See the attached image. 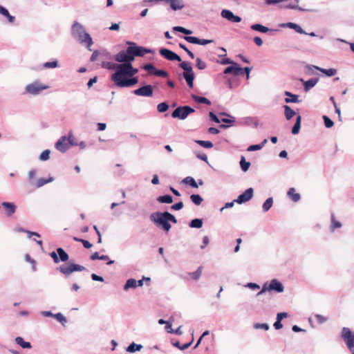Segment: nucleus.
Returning <instances> with one entry per match:
<instances>
[{"mask_svg": "<svg viewBox=\"0 0 354 354\" xmlns=\"http://www.w3.org/2000/svg\"><path fill=\"white\" fill-rule=\"evenodd\" d=\"M150 220L154 225L165 232H169L171 227L170 222L176 224L178 221L176 217L168 212H156L151 214Z\"/></svg>", "mask_w": 354, "mask_h": 354, "instance_id": "f257e3e1", "label": "nucleus"}, {"mask_svg": "<svg viewBox=\"0 0 354 354\" xmlns=\"http://www.w3.org/2000/svg\"><path fill=\"white\" fill-rule=\"evenodd\" d=\"M111 80L118 87H130L138 82L137 77H129L122 64L117 66V70L111 75Z\"/></svg>", "mask_w": 354, "mask_h": 354, "instance_id": "f03ea898", "label": "nucleus"}, {"mask_svg": "<svg viewBox=\"0 0 354 354\" xmlns=\"http://www.w3.org/2000/svg\"><path fill=\"white\" fill-rule=\"evenodd\" d=\"M71 36L76 41L88 48V33L85 27L77 21L72 24Z\"/></svg>", "mask_w": 354, "mask_h": 354, "instance_id": "7ed1b4c3", "label": "nucleus"}, {"mask_svg": "<svg viewBox=\"0 0 354 354\" xmlns=\"http://www.w3.org/2000/svg\"><path fill=\"white\" fill-rule=\"evenodd\" d=\"M127 44L129 45L128 53L131 55L133 61L134 60L135 57H143L147 53H153V50L138 46L134 42L127 41Z\"/></svg>", "mask_w": 354, "mask_h": 354, "instance_id": "20e7f679", "label": "nucleus"}, {"mask_svg": "<svg viewBox=\"0 0 354 354\" xmlns=\"http://www.w3.org/2000/svg\"><path fill=\"white\" fill-rule=\"evenodd\" d=\"M284 290V287L283 284L279 282L277 279H272L270 283L268 284V283H265L261 290L256 295V297H259L260 295L265 293L266 291H275L276 292L280 293L282 292Z\"/></svg>", "mask_w": 354, "mask_h": 354, "instance_id": "39448f33", "label": "nucleus"}, {"mask_svg": "<svg viewBox=\"0 0 354 354\" xmlns=\"http://www.w3.org/2000/svg\"><path fill=\"white\" fill-rule=\"evenodd\" d=\"M48 88V85L41 83L39 80H35L26 86L25 91L32 95H38L41 91Z\"/></svg>", "mask_w": 354, "mask_h": 354, "instance_id": "423d86ee", "label": "nucleus"}, {"mask_svg": "<svg viewBox=\"0 0 354 354\" xmlns=\"http://www.w3.org/2000/svg\"><path fill=\"white\" fill-rule=\"evenodd\" d=\"M74 137L71 133L68 136H62L55 143V148L60 152H66L71 145H75L73 142Z\"/></svg>", "mask_w": 354, "mask_h": 354, "instance_id": "0eeeda50", "label": "nucleus"}, {"mask_svg": "<svg viewBox=\"0 0 354 354\" xmlns=\"http://www.w3.org/2000/svg\"><path fill=\"white\" fill-rule=\"evenodd\" d=\"M341 336L349 351L352 354H354V333L349 328L343 327Z\"/></svg>", "mask_w": 354, "mask_h": 354, "instance_id": "6e6552de", "label": "nucleus"}, {"mask_svg": "<svg viewBox=\"0 0 354 354\" xmlns=\"http://www.w3.org/2000/svg\"><path fill=\"white\" fill-rule=\"evenodd\" d=\"M195 112V110L189 106H183L176 108L171 113V117L185 120L190 114Z\"/></svg>", "mask_w": 354, "mask_h": 354, "instance_id": "1a4fd4ad", "label": "nucleus"}, {"mask_svg": "<svg viewBox=\"0 0 354 354\" xmlns=\"http://www.w3.org/2000/svg\"><path fill=\"white\" fill-rule=\"evenodd\" d=\"M58 270L62 272V274L68 276L73 272H77V271H83L86 270V268L75 263H68V264H64L60 266L58 268Z\"/></svg>", "mask_w": 354, "mask_h": 354, "instance_id": "9d476101", "label": "nucleus"}, {"mask_svg": "<svg viewBox=\"0 0 354 354\" xmlns=\"http://www.w3.org/2000/svg\"><path fill=\"white\" fill-rule=\"evenodd\" d=\"M115 60L122 64H126L129 62H132L133 58L131 57V55L129 54L127 48L126 51L121 50L118 54H116L115 55Z\"/></svg>", "mask_w": 354, "mask_h": 354, "instance_id": "9b49d317", "label": "nucleus"}, {"mask_svg": "<svg viewBox=\"0 0 354 354\" xmlns=\"http://www.w3.org/2000/svg\"><path fill=\"white\" fill-rule=\"evenodd\" d=\"M159 53L162 57H164L167 60L178 62L181 61L180 57L169 49L160 48Z\"/></svg>", "mask_w": 354, "mask_h": 354, "instance_id": "f8f14e48", "label": "nucleus"}, {"mask_svg": "<svg viewBox=\"0 0 354 354\" xmlns=\"http://www.w3.org/2000/svg\"><path fill=\"white\" fill-rule=\"evenodd\" d=\"M133 93L138 96L151 97L153 95V86L145 85L133 91Z\"/></svg>", "mask_w": 354, "mask_h": 354, "instance_id": "ddd939ff", "label": "nucleus"}, {"mask_svg": "<svg viewBox=\"0 0 354 354\" xmlns=\"http://www.w3.org/2000/svg\"><path fill=\"white\" fill-rule=\"evenodd\" d=\"M254 190L252 187L247 189L243 193L240 194L236 199L234 200L236 203L242 204L249 201L253 196Z\"/></svg>", "mask_w": 354, "mask_h": 354, "instance_id": "4468645a", "label": "nucleus"}, {"mask_svg": "<svg viewBox=\"0 0 354 354\" xmlns=\"http://www.w3.org/2000/svg\"><path fill=\"white\" fill-rule=\"evenodd\" d=\"M224 74H233L234 76H237L243 74V68L240 67L238 64L233 63L230 66L225 68L223 71Z\"/></svg>", "mask_w": 354, "mask_h": 354, "instance_id": "2eb2a0df", "label": "nucleus"}, {"mask_svg": "<svg viewBox=\"0 0 354 354\" xmlns=\"http://www.w3.org/2000/svg\"><path fill=\"white\" fill-rule=\"evenodd\" d=\"M221 17L227 19L231 22L239 23L241 21V18L237 15H234V13L229 10H223L221 11Z\"/></svg>", "mask_w": 354, "mask_h": 354, "instance_id": "dca6fc26", "label": "nucleus"}, {"mask_svg": "<svg viewBox=\"0 0 354 354\" xmlns=\"http://www.w3.org/2000/svg\"><path fill=\"white\" fill-rule=\"evenodd\" d=\"M169 4L171 9L173 10H181L184 8L183 0H163Z\"/></svg>", "mask_w": 354, "mask_h": 354, "instance_id": "f3484780", "label": "nucleus"}, {"mask_svg": "<svg viewBox=\"0 0 354 354\" xmlns=\"http://www.w3.org/2000/svg\"><path fill=\"white\" fill-rule=\"evenodd\" d=\"M1 205L5 208V214L8 216H12L16 211V205L13 203L3 202Z\"/></svg>", "mask_w": 354, "mask_h": 354, "instance_id": "a211bd4d", "label": "nucleus"}, {"mask_svg": "<svg viewBox=\"0 0 354 354\" xmlns=\"http://www.w3.org/2000/svg\"><path fill=\"white\" fill-rule=\"evenodd\" d=\"M281 27H283V28H291V29H293L295 30L297 32L299 33V34H307L302 28L301 27L297 24H295V23H292V22H288V23H286V24H281L280 25Z\"/></svg>", "mask_w": 354, "mask_h": 354, "instance_id": "6ab92c4d", "label": "nucleus"}, {"mask_svg": "<svg viewBox=\"0 0 354 354\" xmlns=\"http://www.w3.org/2000/svg\"><path fill=\"white\" fill-rule=\"evenodd\" d=\"M299 0H294V2L290 3L286 5H281L280 7L285 9H292L299 11H310V10L303 8L298 5Z\"/></svg>", "mask_w": 354, "mask_h": 354, "instance_id": "aec40b11", "label": "nucleus"}, {"mask_svg": "<svg viewBox=\"0 0 354 354\" xmlns=\"http://www.w3.org/2000/svg\"><path fill=\"white\" fill-rule=\"evenodd\" d=\"M307 67L310 68H314L321 71L322 73H324L328 77H332L337 73V70L335 68L325 69V68H320V67H318V66H316L314 65H312V66L308 65Z\"/></svg>", "mask_w": 354, "mask_h": 354, "instance_id": "412c9836", "label": "nucleus"}, {"mask_svg": "<svg viewBox=\"0 0 354 354\" xmlns=\"http://www.w3.org/2000/svg\"><path fill=\"white\" fill-rule=\"evenodd\" d=\"M284 95L288 97L285 98L284 101L286 103H299L300 100H299V95L296 94H293L290 91H285Z\"/></svg>", "mask_w": 354, "mask_h": 354, "instance_id": "4be33fe9", "label": "nucleus"}, {"mask_svg": "<svg viewBox=\"0 0 354 354\" xmlns=\"http://www.w3.org/2000/svg\"><path fill=\"white\" fill-rule=\"evenodd\" d=\"M183 76L185 78L188 86L189 88H193L194 80V73L193 71H192V72H183Z\"/></svg>", "mask_w": 354, "mask_h": 354, "instance_id": "5701e85b", "label": "nucleus"}, {"mask_svg": "<svg viewBox=\"0 0 354 354\" xmlns=\"http://www.w3.org/2000/svg\"><path fill=\"white\" fill-rule=\"evenodd\" d=\"M125 71L127 72V75L129 76V77L133 76L135 74H136L138 72V70L137 68H134L132 66L131 62L126 63V64H122Z\"/></svg>", "mask_w": 354, "mask_h": 354, "instance_id": "b1692460", "label": "nucleus"}, {"mask_svg": "<svg viewBox=\"0 0 354 354\" xmlns=\"http://www.w3.org/2000/svg\"><path fill=\"white\" fill-rule=\"evenodd\" d=\"M318 78H311L307 81H304L302 79L301 81L304 82V88L305 91H308L313 87H314L318 82Z\"/></svg>", "mask_w": 354, "mask_h": 354, "instance_id": "393cba45", "label": "nucleus"}, {"mask_svg": "<svg viewBox=\"0 0 354 354\" xmlns=\"http://www.w3.org/2000/svg\"><path fill=\"white\" fill-rule=\"evenodd\" d=\"M242 122L248 126H254L257 128L259 126V120L256 117H245L242 119Z\"/></svg>", "mask_w": 354, "mask_h": 354, "instance_id": "a878e982", "label": "nucleus"}, {"mask_svg": "<svg viewBox=\"0 0 354 354\" xmlns=\"http://www.w3.org/2000/svg\"><path fill=\"white\" fill-rule=\"evenodd\" d=\"M250 28L253 30H255V31H259V32H263V33H266L268 32H270V31H275V30H273V29H270L266 26H264L260 24H252L251 26H250Z\"/></svg>", "mask_w": 354, "mask_h": 354, "instance_id": "bb28decb", "label": "nucleus"}, {"mask_svg": "<svg viewBox=\"0 0 354 354\" xmlns=\"http://www.w3.org/2000/svg\"><path fill=\"white\" fill-rule=\"evenodd\" d=\"M301 116L298 115L296 118V122L292 129V133L296 135L299 133L301 128Z\"/></svg>", "mask_w": 354, "mask_h": 354, "instance_id": "cd10ccee", "label": "nucleus"}, {"mask_svg": "<svg viewBox=\"0 0 354 354\" xmlns=\"http://www.w3.org/2000/svg\"><path fill=\"white\" fill-rule=\"evenodd\" d=\"M283 109L286 119L288 120H290L296 114L295 111L288 105H284Z\"/></svg>", "mask_w": 354, "mask_h": 354, "instance_id": "c85d7f7f", "label": "nucleus"}, {"mask_svg": "<svg viewBox=\"0 0 354 354\" xmlns=\"http://www.w3.org/2000/svg\"><path fill=\"white\" fill-rule=\"evenodd\" d=\"M57 255L59 259V262H65L66 261L69 257L68 254L64 251V250L62 248H58L57 249Z\"/></svg>", "mask_w": 354, "mask_h": 354, "instance_id": "c756f323", "label": "nucleus"}, {"mask_svg": "<svg viewBox=\"0 0 354 354\" xmlns=\"http://www.w3.org/2000/svg\"><path fill=\"white\" fill-rule=\"evenodd\" d=\"M53 180H54L53 177H49L48 179L39 178L37 181H35V183L34 184V185L36 187L39 188V187L44 186V185H46L47 183L53 182Z\"/></svg>", "mask_w": 354, "mask_h": 354, "instance_id": "7c9ffc66", "label": "nucleus"}, {"mask_svg": "<svg viewBox=\"0 0 354 354\" xmlns=\"http://www.w3.org/2000/svg\"><path fill=\"white\" fill-rule=\"evenodd\" d=\"M268 140L267 139H264L260 144L257 145H252L248 147L247 149L248 151H258L261 149L264 145L267 143Z\"/></svg>", "mask_w": 354, "mask_h": 354, "instance_id": "2f4dec72", "label": "nucleus"}, {"mask_svg": "<svg viewBox=\"0 0 354 354\" xmlns=\"http://www.w3.org/2000/svg\"><path fill=\"white\" fill-rule=\"evenodd\" d=\"M288 196L294 202H297L300 200V194L295 193V189L293 187H291L288 191Z\"/></svg>", "mask_w": 354, "mask_h": 354, "instance_id": "473e14b6", "label": "nucleus"}, {"mask_svg": "<svg viewBox=\"0 0 354 354\" xmlns=\"http://www.w3.org/2000/svg\"><path fill=\"white\" fill-rule=\"evenodd\" d=\"M157 201L160 203H171L173 202V198L171 195L160 196L156 198Z\"/></svg>", "mask_w": 354, "mask_h": 354, "instance_id": "72a5a7b5", "label": "nucleus"}, {"mask_svg": "<svg viewBox=\"0 0 354 354\" xmlns=\"http://www.w3.org/2000/svg\"><path fill=\"white\" fill-rule=\"evenodd\" d=\"M183 183L189 185L193 188H198V185L193 177L187 176L183 180Z\"/></svg>", "mask_w": 354, "mask_h": 354, "instance_id": "f704fd0d", "label": "nucleus"}, {"mask_svg": "<svg viewBox=\"0 0 354 354\" xmlns=\"http://www.w3.org/2000/svg\"><path fill=\"white\" fill-rule=\"evenodd\" d=\"M192 97L195 102H196L198 103L205 104L207 105L211 104V102L207 98H206L205 97H201V96H198L196 95H192Z\"/></svg>", "mask_w": 354, "mask_h": 354, "instance_id": "c9c22d12", "label": "nucleus"}, {"mask_svg": "<svg viewBox=\"0 0 354 354\" xmlns=\"http://www.w3.org/2000/svg\"><path fill=\"white\" fill-rule=\"evenodd\" d=\"M331 225H330V230L333 232L337 228H340L342 227V223L335 220V214H332L330 216Z\"/></svg>", "mask_w": 354, "mask_h": 354, "instance_id": "e433bc0d", "label": "nucleus"}, {"mask_svg": "<svg viewBox=\"0 0 354 354\" xmlns=\"http://www.w3.org/2000/svg\"><path fill=\"white\" fill-rule=\"evenodd\" d=\"M142 348L141 344H137L134 342L130 344L127 348V351L129 353H134L136 351H139Z\"/></svg>", "mask_w": 354, "mask_h": 354, "instance_id": "4c0bfd02", "label": "nucleus"}, {"mask_svg": "<svg viewBox=\"0 0 354 354\" xmlns=\"http://www.w3.org/2000/svg\"><path fill=\"white\" fill-rule=\"evenodd\" d=\"M15 342L21 346L23 348H30L31 344L30 342H25L22 337H17L15 338Z\"/></svg>", "mask_w": 354, "mask_h": 354, "instance_id": "58836bf2", "label": "nucleus"}, {"mask_svg": "<svg viewBox=\"0 0 354 354\" xmlns=\"http://www.w3.org/2000/svg\"><path fill=\"white\" fill-rule=\"evenodd\" d=\"M189 225L192 228H201L203 226V220L201 218L192 219Z\"/></svg>", "mask_w": 354, "mask_h": 354, "instance_id": "ea45409f", "label": "nucleus"}, {"mask_svg": "<svg viewBox=\"0 0 354 354\" xmlns=\"http://www.w3.org/2000/svg\"><path fill=\"white\" fill-rule=\"evenodd\" d=\"M109 55V53L107 51H106L105 50H94L90 57V61H92V62L95 61L99 55Z\"/></svg>", "mask_w": 354, "mask_h": 354, "instance_id": "a19ab883", "label": "nucleus"}, {"mask_svg": "<svg viewBox=\"0 0 354 354\" xmlns=\"http://www.w3.org/2000/svg\"><path fill=\"white\" fill-rule=\"evenodd\" d=\"M273 205V199L272 197L268 198L266 200L262 205L263 211L264 212H268Z\"/></svg>", "mask_w": 354, "mask_h": 354, "instance_id": "79ce46f5", "label": "nucleus"}, {"mask_svg": "<svg viewBox=\"0 0 354 354\" xmlns=\"http://www.w3.org/2000/svg\"><path fill=\"white\" fill-rule=\"evenodd\" d=\"M136 287V280L134 279H129L127 281L126 283L124 284V290H127L129 288H135Z\"/></svg>", "mask_w": 354, "mask_h": 354, "instance_id": "37998d69", "label": "nucleus"}, {"mask_svg": "<svg viewBox=\"0 0 354 354\" xmlns=\"http://www.w3.org/2000/svg\"><path fill=\"white\" fill-rule=\"evenodd\" d=\"M190 200L196 205H200L203 201V198L199 194H192L190 196Z\"/></svg>", "mask_w": 354, "mask_h": 354, "instance_id": "c03bdc74", "label": "nucleus"}, {"mask_svg": "<svg viewBox=\"0 0 354 354\" xmlns=\"http://www.w3.org/2000/svg\"><path fill=\"white\" fill-rule=\"evenodd\" d=\"M58 66H59V63H58L57 60L47 62L42 64V68H55Z\"/></svg>", "mask_w": 354, "mask_h": 354, "instance_id": "a18cd8bd", "label": "nucleus"}, {"mask_svg": "<svg viewBox=\"0 0 354 354\" xmlns=\"http://www.w3.org/2000/svg\"><path fill=\"white\" fill-rule=\"evenodd\" d=\"M37 174V171L35 169H31L28 171V180L30 185H34L35 183V178Z\"/></svg>", "mask_w": 354, "mask_h": 354, "instance_id": "49530a36", "label": "nucleus"}, {"mask_svg": "<svg viewBox=\"0 0 354 354\" xmlns=\"http://www.w3.org/2000/svg\"><path fill=\"white\" fill-rule=\"evenodd\" d=\"M119 64H114V63H112V62H103L102 64V67L104 68H107L109 70L115 69V71H116L117 70V66Z\"/></svg>", "mask_w": 354, "mask_h": 354, "instance_id": "de8ad7c7", "label": "nucleus"}, {"mask_svg": "<svg viewBox=\"0 0 354 354\" xmlns=\"http://www.w3.org/2000/svg\"><path fill=\"white\" fill-rule=\"evenodd\" d=\"M241 168L243 171H247L250 166V162H247L243 156L241 157L240 161Z\"/></svg>", "mask_w": 354, "mask_h": 354, "instance_id": "09e8293b", "label": "nucleus"}, {"mask_svg": "<svg viewBox=\"0 0 354 354\" xmlns=\"http://www.w3.org/2000/svg\"><path fill=\"white\" fill-rule=\"evenodd\" d=\"M202 270H203V268L201 266L198 267L195 272H193L189 274L191 277L194 280L199 279V278L201 277V274H202Z\"/></svg>", "mask_w": 354, "mask_h": 354, "instance_id": "8fccbe9b", "label": "nucleus"}, {"mask_svg": "<svg viewBox=\"0 0 354 354\" xmlns=\"http://www.w3.org/2000/svg\"><path fill=\"white\" fill-rule=\"evenodd\" d=\"M173 30H174V31L184 33V34L187 35V36H188L189 35H191L192 33V30H188L182 26H175L173 28Z\"/></svg>", "mask_w": 354, "mask_h": 354, "instance_id": "3c124183", "label": "nucleus"}, {"mask_svg": "<svg viewBox=\"0 0 354 354\" xmlns=\"http://www.w3.org/2000/svg\"><path fill=\"white\" fill-rule=\"evenodd\" d=\"M196 143H198L200 146L204 147V148H207V149H210V148H212L213 147V143L210 141H206V140H196Z\"/></svg>", "mask_w": 354, "mask_h": 354, "instance_id": "603ef678", "label": "nucleus"}, {"mask_svg": "<svg viewBox=\"0 0 354 354\" xmlns=\"http://www.w3.org/2000/svg\"><path fill=\"white\" fill-rule=\"evenodd\" d=\"M142 68L148 71L150 75H153L156 70V67L151 63L143 65Z\"/></svg>", "mask_w": 354, "mask_h": 354, "instance_id": "864d4df0", "label": "nucleus"}, {"mask_svg": "<svg viewBox=\"0 0 354 354\" xmlns=\"http://www.w3.org/2000/svg\"><path fill=\"white\" fill-rule=\"evenodd\" d=\"M54 318L60 322L63 326H64L67 322L66 318L61 313L55 314Z\"/></svg>", "mask_w": 354, "mask_h": 354, "instance_id": "5fc2aeb1", "label": "nucleus"}, {"mask_svg": "<svg viewBox=\"0 0 354 354\" xmlns=\"http://www.w3.org/2000/svg\"><path fill=\"white\" fill-rule=\"evenodd\" d=\"M169 109V104L166 102H161L158 104L157 110L160 113H164L167 111Z\"/></svg>", "mask_w": 354, "mask_h": 354, "instance_id": "6e6d98bb", "label": "nucleus"}, {"mask_svg": "<svg viewBox=\"0 0 354 354\" xmlns=\"http://www.w3.org/2000/svg\"><path fill=\"white\" fill-rule=\"evenodd\" d=\"M180 67L184 70V72H192V67L187 62H183L180 64Z\"/></svg>", "mask_w": 354, "mask_h": 354, "instance_id": "4d7b16f0", "label": "nucleus"}, {"mask_svg": "<svg viewBox=\"0 0 354 354\" xmlns=\"http://www.w3.org/2000/svg\"><path fill=\"white\" fill-rule=\"evenodd\" d=\"M50 151L49 149H46L39 156V160L42 161H46L50 158Z\"/></svg>", "mask_w": 354, "mask_h": 354, "instance_id": "13d9d810", "label": "nucleus"}, {"mask_svg": "<svg viewBox=\"0 0 354 354\" xmlns=\"http://www.w3.org/2000/svg\"><path fill=\"white\" fill-rule=\"evenodd\" d=\"M184 39L186 40L187 42L194 44H198L199 41V38L196 37H192V36H185Z\"/></svg>", "mask_w": 354, "mask_h": 354, "instance_id": "bf43d9fd", "label": "nucleus"}, {"mask_svg": "<svg viewBox=\"0 0 354 354\" xmlns=\"http://www.w3.org/2000/svg\"><path fill=\"white\" fill-rule=\"evenodd\" d=\"M254 328L255 329H263L265 330H268L270 328V326L266 323H256L254 324Z\"/></svg>", "mask_w": 354, "mask_h": 354, "instance_id": "052dcab7", "label": "nucleus"}, {"mask_svg": "<svg viewBox=\"0 0 354 354\" xmlns=\"http://www.w3.org/2000/svg\"><path fill=\"white\" fill-rule=\"evenodd\" d=\"M153 75L156 76H158V77H167L169 76V73L166 71L158 70L156 68L154 71Z\"/></svg>", "mask_w": 354, "mask_h": 354, "instance_id": "680f3d73", "label": "nucleus"}, {"mask_svg": "<svg viewBox=\"0 0 354 354\" xmlns=\"http://www.w3.org/2000/svg\"><path fill=\"white\" fill-rule=\"evenodd\" d=\"M323 120H324V125H325V127L326 128H330V127H332L333 126L334 122L328 116L324 115L323 116Z\"/></svg>", "mask_w": 354, "mask_h": 354, "instance_id": "e2e57ef3", "label": "nucleus"}, {"mask_svg": "<svg viewBox=\"0 0 354 354\" xmlns=\"http://www.w3.org/2000/svg\"><path fill=\"white\" fill-rule=\"evenodd\" d=\"M196 66L199 70H203L207 67V64L204 62H203L201 58H196Z\"/></svg>", "mask_w": 354, "mask_h": 354, "instance_id": "0e129e2a", "label": "nucleus"}, {"mask_svg": "<svg viewBox=\"0 0 354 354\" xmlns=\"http://www.w3.org/2000/svg\"><path fill=\"white\" fill-rule=\"evenodd\" d=\"M179 47L182 49H183L187 54L189 56V57L191 59H194L195 56H194V54L190 51L185 44H182V43H180L179 44Z\"/></svg>", "mask_w": 354, "mask_h": 354, "instance_id": "69168bd1", "label": "nucleus"}, {"mask_svg": "<svg viewBox=\"0 0 354 354\" xmlns=\"http://www.w3.org/2000/svg\"><path fill=\"white\" fill-rule=\"evenodd\" d=\"M245 287L248 288H250V289H252V290H257V289H259V288H260L259 285H258V284H257V283H252V282H250V283H248L245 286Z\"/></svg>", "mask_w": 354, "mask_h": 354, "instance_id": "338daca9", "label": "nucleus"}, {"mask_svg": "<svg viewBox=\"0 0 354 354\" xmlns=\"http://www.w3.org/2000/svg\"><path fill=\"white\" fill-rule=\"evenodd\" d=\"M209 119L216 122V123H220L221 120H219V118H218V116L214 114L213 112H209Z\"/></svg>", "mask_w": 354, "mask_h": 354, "instance_id": "774afa93", "label": "nucleus"}]
</instances>
